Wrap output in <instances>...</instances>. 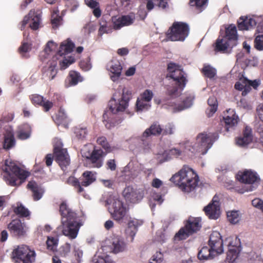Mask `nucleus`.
<instances>
[{
  "label": "nucleus",
  "instance_id": "nucleus-49",
  "mask_svg": "<svg viewBox=\"0 0 263 263\" xmlns=\"http://www.w3.org/2000/svg\"><path fill=\"white\" fill-rule=\"evenodd\" d=\"M254 47L258 50H263V34L258 35L256 36L254 41Z\"/></svg>",
  "mask_w": 263,
  "mask_h": 263
},
{
  "label": "nucleus",
  "instance_id": "nucleus-53",
  "mask_svg": "<svg viewBox=\"0 0 263 263\" xmlns=\"http://www.w3.org/2000/svg\"><path fill=\"white\" fill-rule=\"evenodd\" d=\"M58 47V45L53 41H49L44 49V51L49 54L50 52L55 51Z\"/></svg>",
  "mask_w": 263,
  "mask_h": 263
},
{
  "label": "nucleus",
  "instance_id": "nucleus-22",
  "mask_svg": "<svg viewBox=\"0 0 263 263\" xmlns=\"http://www.w3.org/2000/svg\"><path fill=\"white\" fill-rule=\"evenodd\" d=\"M108 69L112 74L110 76L111 80L116 82L118 81L121 75L122 70V66L120 62L116 60H111L108 64Z\"/></svg>",
  "mask_w": 263,
  "mask_h": 263
},
{
  "label": "nucleus",
  "instance_id": "nucleus-58",
  "mask_svg": "<svg viewBox=\"0 0 263 263\" xmlns=\"http://www.w3.org/2000/svg\"><path fill=\"white\" fill-rule=\"evenodd\" d=\"M208 0H190V5L191 6H195L197 8H201L206 4Z\"/></svg>",
  "mask_w": 263,
  "mask_h": 263
},
{
  "label": "nucleus",
  "instance_id": "nucleus-56",
  "mask_svg": "<svg viewBox=\"0 0 263 263\" xmlns=\"http://www.w3.org/2000/svg\"><path fill=\"white\" fill-rule=\"evenodd\" d=\"M14 116L12 112H5L2 115L0 121L4 123L9 122L13 119Z\"/></svg>",
  "mask_w": 263,
  "mask_h": 263
},
{
  "label": "nucleus",
  "instance_id": "nucleus-21",
  "mask_svg": "<svg viewBox=\"0 0 263 263\" xmlns=\"http://www.w3.org/2000/svg\"><path fill=\"white\" fill-rule=\"evenodd\" d=\"M214 51L216 53H226L229 48H232L234 47V44H231L226 39L222 36H219L216 40L215 43L213 45Z\"/></svg>",
  "mask_w": 263,
  "mask_h": 263
},
{
  "label": "nucleus",
  "instance_id": "nucleus-54",
  "mask_svg": "<svg viewBox=\"0 0 263 263\" xmlns=\"http://www.w3.org/2000/svg\"><path fill=\"white\" fill-rule=\"evenodd\" d=\"M48 249L53 250L58 245V239L53 237H48L46 241Z\"/></svg>",
  "mask_w": 263,
  "mask_h": 263
},
{
  "label": "nucleus",
  "instance_id": "nucleus-30",
  "mask_svg": "<svg viewBox=\"0 0 263 263\" xmlns=\"http://www.w3.org/2000/svg\"><path fill=\"white\" fill-rule=\"evenodd\" d=\"M27 187L32 192L33 198L34 201H37L42 197L44 191L35 181L31 180L29 181Z\"/></svg>",
  "mask_w": 263,
  "mask_h": 263
},
{
  "label": "nucleus",
  "instance_id": "nucleus-32",
  "mask_svg": "<svg viewBox=\"0 0 263 263\" xmlns=\"http://www.w3.org/2000/svg\"><path fill=\"white\" fill-rule=\"evenodd\" d=\"M126 245L123 240L116 237L113 239L110 249L115 254L123 252L125 249Z\"/></svg>",
  "mask_w": 263,
  "mask_h": 263
},
{
  "label": "nucleus",
  "instance_id": "nucleus-25",
  "mask_svg": "<svg viewBox=\"0 0 263 263\" xmlns=\"http://www.w3.org/2000/svg\"><path fill=\"white\" fill-rule=\"evenodd\" d=\"M238 180L242 183L246 184H253L256 181L258 177L255 173L251 171H245L240 174L237 175Z\"/></svg>",
  "mask_w": 263,
  "mask_h": 263
},
{
  "label": "nucleus",
  "instance_id": "nucleus-41",
  "mask_svg": "<svg viewBox=\"0 0 263 263\" xmlns=\"http://www.w3.org/2000/svg\"><path fill=\"white\" fill-rule=\"evenodd\" d=\"M228 221L232 224L238 223L240 220L239 214L238 211H232L227 212Z\"/></svg>",
  "mask_w": 263,
  "mask_h": 263
},
{
  "label": "nucleus",
  "instance_id": "nucleus-16",
  "mask_svg": "<svg viewBox=\"0 0 263 263\" xmlns=\"http://www.w3.org/2000/svg\"><path fill=\"white\" fill-rule=\"evenodd\" d=\"M7 229L13 237L21 238L26 235L27 228L26 224L19 219L11 220L8 224Z\"/></svg>",
  "mask_w": 263,
  "mask_h": 263
},
{
  "label": "nucleus",
  "instance_id": "nucleus-3",
  "mask_svg": "<svg viewBox=\"0 0 263 263\" xmlns=\"http://www.w3.org/2000/svg\"><path fill=\"white\" fill-rule=\"evenodd\" d=\"M170 180L178 186L182 191L190 193L198 186L199 178L192 168L184 165L177 173L171 178Z\"/></svg>",
  "mask_w": 263,
  "mask_h": 263
},
{
  "label": "nucleus",
  "instance_id": "nucleus-17",
  "mask_svg": "<svg viewBox=\"0 0 263 263\" xmlns=\"http://www.w3.org/2000/svg\"><path fill=\"white\" fill-rule=\"evenodd\" d=\"M223 242L222 237L218 231H213L210 234L208 245L213 251H215L216 254L223 252Z\"/></svg>",
  "mask_w": 263,
  "mask_h": 263
},
{
  "label": "nucleus",
  "instance_id": "nucleus-26",
  "mask_svg": "<svg viewBox=\"0 0 263 263\" xmlns=\"http://www.w3.org/2000/svg\"><path fill=\"white\" fill-rule=\"evenodd\" d=\"M142 223V221L136 219L128 221V227L125 230V233L128 237H130V241L133 240L134 237L138 231V227L141 226Z\"/></svg>",
  "mask_w": 263,
  "mask_h": 263
},
{
  "label": "nucleus",
  "instance_id": "nucleus-45",
  "mask_svg": "<svg viewBox=\"0 0 263 263\" xmlns=\"http://www.w3.org/2000/svg\"><path fill=\"white\" fill-rule=\"evenodd\" d=\"M97 142L98 144L102 146V147L107 151V152H110L111 151V148L108 143L107 139L104 136H101L98 138L97 140Z\"/></svg>",
  "mask_w": 263,
  "mask_h": 263
},
{
  "label": "nucleus",
  "instance_id": "nucleus-50",
  "mask_svg": "<svg viewBox=\"0 0 263 263\" xmlns=\"http://www.w3.org/2000/svg\"><path fill=\"white\" fill-rule=\"evenodd\" d=\"M79 66L83 71H87L90 70L91 68L90 58L88 57L85 60L81 61Z\"/></svg>",
  "mask_w": 263,
  "mask_h": 263
},
{
  "label": "nucleus",
  "instance_id": "nucleus-13",
  "mask_svg": "<svg viewBox=\"0 0 263 263\" xmlns=\"http://www.w3.org/2000/svg\"><path fill=\"white\" fill-rule=\"evenodd\" d=\"M162 132V128L157 122H155L146 129L142 135L139 137V143L144 149L149 148L152 136H159Z\"/></svg>",
  "mask_w": 263,
  "mask_h": 263
},
{
  "label": "nucleus",
  "instance_id": "nucleus-27",
  "mask_svg": "<svg viewBox=\"0 0 263 263\" xmlns=\"http://www.w3.org/2000/svg\"><path fill=\"white\" fill-rule=\"evenodd\" d=\"M231 44H234V46L237 44L238 35L237 29L235 25L231 24L226 28L225 34L222 36Z\"/></svg>",
  "mask_w": 263,
  "mask_h": 263
},
{
  "label": "nucleus",
  "instance_id": "nucleus-33",
  "mask_svg": "<svg viewBox=\"0 0 263 263\" xmlns=\"http://www.w3.org/2000/svg\"><path fill=\"white\" fill-rule=\"evenodd\" d=\"M215 251L210 247H203L198 252V258L199 260H207L209 259H212L215 255Z\"/></svg>",
  "mask_w": 263,
  "mask_h": 263
},
{
  "label": "nucleus",
  "instance_id": "nucleus-60",
  "mask_svg": "<svg viewBox=\"0 0 263 263\" xmlns=\"http://www.w3.org/2000/svg\"><path fill=\"white\" fill-rule=\"evenodd\" d=\"M104 123L105 127L109 129L115 127L118 124V122L116 120L109 118L107 120H104Z\"/></svg>",
  "mask_w": 263,
  "mask_h": 263
},
{
  "label": "nucleus",
  "instance_id": "nucleus-57",
  "mask_svg": "<svg viewBox=\"0 0 263 263\" xmlns=\"http://www.w3.org/2000/svg\"><path fill=\"white\" fill-rule=\"evenodd\" d=\"M153 93L148 89L145 90L141 96V99L145 102H149L153 98Z\"/></svg>",
  "mask_w": 263,
  "mask_h": 263
},
{
  "label": "nucleus",
  "instance_id": "nucleus-12",
  "mask_svg": "<svg viewBox=\"0 0 263 263\" xmlns=\"http://www.w3.org/2000/svg\"><path fill=\"white\" fill-rule=\"evenodd\" d=\"M63 144L60 142L54 146L53 154L55 161L58 163L61 169L65 172L70 165V159L67 149L63 148Z\"/></svg>",
  "mask_w": 263,
  "mask_h": 263
},
{
  "label": "nucleus",
  "instance_id": "nucleus-31",
  "mask_svg": "<svg viewBox=\"0 0 263 263\" xmlns=\"http://www.w3.org/2000/svg\"><path fill=\"white\" fill-rule=\"evenodd\" d=\"M74 47V44L70 39H67L61 43L59 49L56 54V56L62 57L64 54L71 53Z\"/></svg>",
  "mask_w": 263,
  "mask_h": 263
},
{
  "label": "nucleus",
  "instance_id": "nucleus-10",
  "mask_svg": "<svg viewBox=\"0 0 263 263\" xmlns=\"http://www.w3.org/2000/svg\"><path fill=\"white\" fill-rule=\"evenodd\" d=\"M80 180L81 182L77 178L70 176L67 180V183L73 186L80 194L84 191V189L82 186H89L96 180V177L92 172L87 171L83 173Z\"/></svg>",
  "mask_w": 263,
  "mask_h": 263
},
{
  "label": "nucleus",
  "instance_id": "nucleus-51",
  "mask_svg": "<svg viewBox=\"0 0 263 263\" xmlns=\"http://www.w3.org/2000/svg\"><path fill=\"white\" fill-rule=\"evenodd\" d=\"M257 111L258 116L262 122V123L259 124L257 127V130L259 133L263 134V105H262L259 108H257Z\"/></svg>",
  "mask_w": 263,
  "mask_h": 263
},
{
  "label": "nucleus",
  "instance_id": "nucleus-7",
  "mask_svg": "<svg viewBox=\"0 0 263 263\" xmlns=\"http://www.w3.org/2000/svg\"><path fill=\"white\" fill-rule=\"evenodd\" d=\"M82 157L85 158L86 166L90 168H100L103 164L104 158L106 155L101 148L95 146L91 151L85 146L82 151Z\"/></svg>",
  "mask_w": 263,
  "mask_h": 263
},
{
  "label": "nucleus",
  "instance_id": "nucleus-43",
  "mask_svg": "<svg viewBox=\"0 0 263 263\" xmlns=\"http://www.w3.org/2000/svg\"><path fill=\"white\" fill-rule=\"evenodd\" d=\"M175 126L172 123L166 124L164 128H162V132L161 134L163 136L171 135L174 134Z\"/></svg>",
  "mask_w": 263,
  "mask_h": 263
},
{
  "label": "nucleus",
  "instance_id": "nucleus-42",
  "mask_svg": "<svg viewBox=\"0 0 263 263\" xmlns=\"http://www.w3.org/2000/svg\"><path fill=\"white\" fill-rule=\"evenodd\" d=\"M110 31V28L108 26L107 22L104 18H101L100 21L98 35L102 36L104 33H108Z\"/></svg>",
  "mask_w": 263,
  "mask_h": 263
},
{
  "label": "nucleus",
  "instance_id": "nucleus-2",
  "mask_svg": "<svg viewBox=\"0 0 263 263\" xmlns=\"http://www.w3.org/2000/svg\"><path fill=\"white\" fill-rule=\"evenodd\" d=\"M63 235L71 239L76 238L78 235L81 224L78 221L77 213L63 201L60 205Z\"/></svg>",
  "mask_w": 263,
  "mask_h": 263
},
{
  "label": "nucleus",
  "instance_id": "nucleus-39",
  "mask_svg": "<svg viewBox=\"0 0 263 263\" xmlns=\"http://www.w3.org/2000/svg\"><path fill=\"white\" fill-rule=\"evenodd\" d=\"M59 10H54L51 15V23L53 28H56L62 24V18L57 13Z\"/></svg>",
  "mask_w": 263,
  "mask_h": 263
},
{
  "label": "nucleus",
  "instance_id": "nucleus-29",
  "mask_svg": "<svg viewBox=\"0 0 263 263\" xmlns=\"http://www.w3.org/2000/svg\"><path fill=\"white\" fill-rule=\"evenodd\" d=\"M134 18L129 15H123L118 18H113L114 28L115 29H120L122 27L129 26L134 22Z\"/></svg>",
  "mask_w": 263,
  "mask_h": 263
},
{
  "label": "nucleus",
  "instance_id": "nucleus-19",
  "mask_svg": "<svg viewBox=\"0 0 263 263\" xmlns=\"http://www.w3.org/2000/svg\"><path fill=\"white\" fill-rule=\"evenodd\" d=\"M29 99L34 105L42 106L45 112L49 111L53 107L52 101L45 100L40 95L32 94L29 96Z\"/></svg>",
  "mask_w": 263,
  "mask_h": 263
},
{
  "label": "nucleus",
  "instance_id": "nucleus-37",
  "mask_svg": "<svg viewBox=\"0 0 263 263\" xmlns=\"http://www.w3.org/2000/svg\"><path fill=\"white\" fill-rule=\"evenodd\" d=\"M70 85L73 86L77 85L78 82H82L83 78L80 74L75 71H70L67 78Z\"/></svg>",
  "mask_w": 263,
  "mask_h": 263
},
{
  "label": "nucleus",
  "instance_id": "nucleus-6",
  "mask_svg": "<svg viewBox=\"0 0 263 263\" xmlns=\"http://www.w3.org/2000/svg\"><path fill=\"white\" fill-rule=\"evenodd\" d=\"M105 202L108 205H112L110 213L114 219L119 223H125L128 220L127 210L123 202L112 194H109Z\"/></svg>",
  "mask_w": 263,
  "mask_h": 263
},
{
  "label": "nucleus",
  "instance_id": "nucleus-11",
  "mask_svg": "<svg viewBox=\"0 0 263 263\" xmlns=\"http://www.w3.org/2000/svg\"><path fill=\"white\" fill-rule=\"evenodd\" d=\"M132 91L124 88L122 91V96L120 100L117 101L112 98L108 102V107L112 114H117L119 111H123L128 105V101L132 98Z\"/></svg>",
  "mask_w": 263,
  "mask_h": 263
},
{
  "label": "nucleus",
  "instance_id": "nucleus-4",
  "mask_svg": "<svg viewBox=\"0 0 263 263\" xmlns=\"http://www.w3.org/2000/svg\"><path fill=\"white\" fill-rule=\"evenodd\" d=\"M181 67L174 63H170L167 65L170 77L175 82L174 84L166 86V93L171 97H176L179 94V90L182 91L187 83L185 72L180 68Z\"/></svg>",
  "mask_w": 263,
  "mask_h": 263
},
{
  "label": "nucleus",
  "instance_id": "nucleus-5",
  "mask_svg": "<svg viewBox=\"0 0 263 263\" xmlns=\"http://www.w3.org/2000/svg\"><path fill=\"white\" fill-rule=\"evenodd\" d=\"M5 176L7 184L15 186L20 185L29 176L30 173L18 167L14 162L6 160L5 162Z\"/></svg>",
  "mask_w": 263,
  "mask_h": 263
},
{
  "label": "nucleus",
  "instance_id": "nucleus-14",
  "mask_svg": "<svg viewBox=\"0 0 263 263\" xmlns=\"http://www.w3.org/2000/svg\"><path fill=\"white\" fill-rule=\"evenodd\" d=\"M30 22L29 27L32 30H37L41 25V12L40 10H31L28 15H26L22 22L21 30H23L26 24Z\"/></svg>",
  "mask_w": 263,
  "mask_h": 263
},
{
  "label": "nucleus",
  "instance_id": "nucleus-46",
  "mask_svg": "<svg viewBox=\"0 0 263 263\" xmlns=\"http://www.w3.org/2000/svg\"><path fill=\"white\" fill-rule=\"evenodd\" d=\"M75 62V59L72 57H68V58L67 59L64 58L63 60L60 61V65L61 69H65L67 68L70 65L73 63Z\"/></svg>",
  "mask_w": 263,
  "mask_h": 263
},
{
  "label": "nucleus",
  "instance_id": "nucleus-23",
  "mask_svg": "<svg viewBox=\"0 0 263 263\" xmlns=\"http://www.w3.org/2000/svg\"><path fill=\"white\" fill-rule=\"evenodd\" d=\"M227 114L223 118L225 123V127L227 130L230 127H232L237 124L239 118L236 115L235 111L232 109L227 110Z\"/></svg>",
  "mask_w": 263,
  "mask_h": 263
},
{
  "label": "nucleus",
  "instance_id": "nucleus-34",
  "mask_svg": "<svg viewBox=\"0 0 263 263\" xmlns=\"http://www.w3.org/2000/svg\"><path fill=\"white\" fill-rule=\"evenodd\" d=\"M209 107L206 109L205 112L208 117H212L217 111L218 102L217 99L214 96L210 97L208 100Z\"/></svg>",
  "mask_w": 263,
  "mask_h": 263
},
{
  "label": "nucleus",
  "instance_id": "nucleus-44",
  "mask_svg": "<svg viewBox=\"0 0 263 263\" xmlns=\"http://www.w3.org/2000/svg\"><path fill=\"white\" fill-rule=\"evenodd\" d=\"M74 134L79 139H84L87 135V130L85 127H76Z\"/></svg>",
  "mask_w": 263,
  "mask_h": 263
},
{
  "label": "nucleus",
  "instance_id": "nucleus-47",
  "mask_svg": "<svg viewBox=\"0 0 263 263\" xmlns=\"http://www.w3.org/2000/svg\"><path fill=\"white\" fill-rule=\"evenodd\" d=\"M192 104V100L190 98H186L182 103L178 105L177 108H175L176 111H181L184 109L190 107Z\"/></svg>",
  "mask_w": 263,
  "mask_h": 263
},
{
  "label": "nucleus",
  "instance_id": "nucleus-8",
  "mask_svg": "<svg viewBox=\"0 0 263 263\" xmlns=\"http://www.w3.org/2000/svg\"><path fill=\"white\" fill-rule=\"evenodd\" d=\"M190 27L184 22H175L166 33L167 39L171 41L183 42L189 35Z\"/></svg>",
  "mask_w": 263,
  "mask_h": 263
},
{
  "label": "nucleus",
  "instance_id": "nucleus-35",
  "mask_svg": "<svg viewBox=\"0 0 263 263\" xmlns=\"http://www.w3.org/2000/svg\"><path fill=\"white\" fill-rule=\"evenodd\" d=\"M223 244L227 246L228 249H235L240 250V240L237 236H230L225 239Z\"/></svg>",
  "mask_w": 263,
  "mask_h": 263
},
{
  "label": "nucleus",
  "instance_id": "nucleus-64",
  "mask_svg": "<svg viewBox=\"0 0 263 263\" xmlns=\"http://www.w3.org/2000/svg\"><path fill=\"white\" fill-rule=\"evenodd\" d=\"M252 205L260 210H263V201L259 198H256L252 201Z\"/></svg>",
  "mask_w": 263,
  "mask_h": 263
},
{
  "label": "nucleus",
  "instance_id": "nucleus-28",
  "mask_svg": "<svg viewBox=\"0 0 263 263\" xmlns=\"http://www.w3.org/2000/svg\"><path fill=\"white\" fill-rule=\"evenodd\" d=\"M32 129L28 123H24L18 126L16 131L17 138L21 140H25L31 136Z\"/></svg>",
  "mask_w": 263,
  "mask_h": 263
},
{
  "label": "nucleus",
  "instance_id": "nucleus-48",
  "mask_svg": "<svg viewBox=\"0 0 263 263\" xmlns=\"http://www.w3.org/2000/svg\"><path fill=\"white\" fill-rule=\"evenodd\" d=\"M239 251L240 250H238L228 249L227 253L226 258L229 260L234 262L238 256Z\"/></svg>",
  "mask_w": 263,
  "mask_h": 263
},
{
  "label": "nucleus",
  "instance_id": "nucleus-18",
  "mask_svg": "<svg viewBox=\"0 0 263 263\" xmlns=\"http://www.w3.org/2000/svg\"><path fill=\"white\" fill-rule=\"evenodd\" d=\"M203 211L209 219H218L220 215V203L218 197L214 196L212 201L204 208Z\"/></svg>",
  "mask_w": 263,
  "mask_h": 263
},
{
  "label": "nucleus",
  "instance_id": "nucleus-20",
  "mask_svg": "<svg viewBox=\"0 0 263 263\" xmlns=\"http://www.w3.org/2000/svg\"><path fill=\"white\" fill-rule=\"evenodd\" d=\"M260 18L257 17L244 18L241 16L238 20V28L240 30H247L254 28Z\"/></svg>",
  "mask_w": 263,
  "mask_h": 263
},
{
  "label": "nucleus",
  "instance_id": "nucleus-15",
  "mask_svg": "<svg viewBox=\"0 0 263 263\" xmlns=\"http://www.w3.org/2000/svg\"><path fill=\"white\" fill-rule=\"evenodd\" d=\"M144 194V189L134 188L130 186L126 187L123 192L126 201L134 204L139 203L143 198Z\"/></svg>",
  "mask_w": 263,
  "mask_h": 263
},
{
  "label": "nucleus",
  "instance_id": "nucleus-61",
  "mask_svg": "<svg viewBox=\"0 0 263 263\" xmlns=\"http://www.w3.org/2000/svg\"><path fill=\"white\" fill-rule=\"evenodd\" d=\"M67 118L66 114L63 108L60 107L58 113L57 115V120L59 122H62Z\"/></svg>",
  "mask_w": 263,
  "mask_h": 263
},
{
  "label": "nucleus",
  "instance_id": "nucleus-59",
  "mask_svg": "<svg viewBox=\"0 0 263 263\" xmlns=\"http://www.w3.org/2000/svg\"><path fill=\"white\" fill-rule=\"evenodd\" d=\"M31 49V44L26 42H23L18 48V51L21 54H23L28 52Z\"/></svg>",
  "mask_w": 263,
  "mask_h": 263
},
{
  "label": "nucleus",
  "instance_id": "nucleus-55",
  "mask_svg": "<svg viewBox=\"0 0 263 263\" xmlns=\"http://www.w3.org/2000/svg\"><path fill=\"white\" fill-rule=\"evenodd\" d=\"M66 6L71 11H74L78 6V3L76 0H64Z\"/></svg>",
  "mask_w": 263,
  "mask_h": 263
},
{
  "label": "nucleus",
  "instance_id": "nucleus-24",
  "mask_svg": "<svg viewBox=\"0 0 263 263\" xmlns=\"http://www.w3.org/2000/svg\"><path fill=\"white\" fill-rule=\"evenodd\" d=\"M252 140V129L250 127L246 126L243 132L242 136L236 139V143L240 146H245L250 143Z\"/></svg>",
  "mask_w": 263,
  "mask_h": 263
},
{
  "label": "nucleus",
  "instance_id": "nucleus-40",
  "mask_svg": "<svg viewBox=\"0 0 263 263\" xmlns=\"http://www.w3.org/2000/svg\"><path fill=\"white\" fill-rule=\"evenodd\" d=\"M201 71L205 77L209 79L213 78L216 74V70L210 65L204 66Z\"/></svg>",
  "mask_w": 263,
  "mask_h": 263
},
{
  "label": "nucleus",
  "instance_id": "nucleus-38",
  "mask_svg": "<svg viewBox=\"0 0 263 263\" xmlns=\"http://www.w3.org/2000/svg\"><path fill=\"white\" fill-rule=\"evenodd\" d=\"M13 212L20 217H25L28 219L30 218V213L25 206L20 204L13 209Z\"/></svg>",
  "mask_w": 263,
  "mask_h": 263
},
{
  "label": "nucleus",
  "instance_id": "nucleus-1",
  "mask_svg": "<svg viewBox=\"0 0 263 263\" xmlns=\"http://www.w3.org/2000/svg\"><path fill=\"white\" fill-rule=\"evenodd\" d=\"M218 138V135L216 133H200L196 137V141L195 144L191 145L189 142L185 143L183 146L184 148L183 151L182 148H173L170 149L168 155L171 157L177 158L181 156L183 153L189 151L192 153H198L203 155L206 153Z\"/></svg>",
  "mask_w": 263,
  "mask_h": 263
},
{
  "label": "nucleus",
  "instance_id": "nucleus-36",
  "mask_svg": "<svg viewBox=\"0 0 263 263\" xmlns=\"http://www.w3.org/2000/svg\"><path fill=\"white\" fill-rule=\"evenodd\" d=\"M15 144V140L14 134L12 132L9 131L6 133L4 137L3 147L5 149H9Z\"/></svg>",
  "mask_w": 263,
  "mask_h": 263
},
{
  "label": "nucleus",
  "instance_id": "nucleus-62",
  "mask_svg": "<svg viewBox=\"0 0 263 263\" xmlns=\"http://www.w3.org/2000/svg\"><path fill=\"white\" fill-rule=\"evenodd\" d=\"M144 101L142 100L138 99L136 102V106L138 110H143L145 109H147L149 107V105L144 102Z\"/></svg>",
  "mask_w": 263,
  "mask_h": 263
},
{
  "label": "nucleus",
  "instance_id": "nucleus-9",
  "mask_svg": "<svg viewBox=\"0 0 263 263\" xmlns=\"http://www.w3.org/2000/svg\"><path fill=\"white\" fill-rule=\"evenodd\" d=\"M201 227V219L190 217L184 227L181 228L174 236V240L179 241L186 239L189 236L198 231Z\"/></svg>",
  "mask_w": 263,
  "mask_h": 263
},
{
  "label": "nucleus",
  "instance_id": "nucleus-63",
  "mask_svg": "<svg viewBox=\"0 0 263 263\" xmlns=\"http://www.w3.org/2000/svg\"><path fill=\"white\" fill-rule=\"evenodd\" d=\"M246 80V78H241L240 79L239 81L237 82L235 84V88L237 90L242 91L244 86H245L246 81L244 80Z\"/></svg>",
  "mask_w": 263,
  "mask_h": 263
},
{
  "label": "nucleus",
  "instance_id": "nucleus-52",
  "mask_svg": "<svg viewBox=\"0 0 263 263\" xmlns=\"http://www.w3.org/2000/svg\"><path fill=\"white\" fill-rule=\"evenodd\" d=\"M149 263H163V254L160 252H157L152 256Z\"/></svg>",
  "mask_w": 263,
  "mask_h": 263
}]
</instances>
